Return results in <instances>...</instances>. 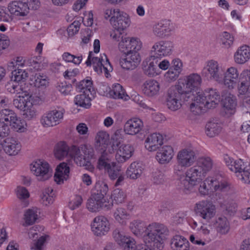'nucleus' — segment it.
Masks as SVG:
<instances>
[{"mask_svg":"<svg viewBox=\"0 0 250 250\" xmlns=\"http://www.w3.org/2000/svg\"><path fill=\"white\" fill-rule=\"evenodd\" d=\"M132 232L138 236H142L146 244L161 250L163 248V241L169 234V230L164 224L157 223L149 224L146 227L141 221H133L129 225Z\"/></svg>","mask_w":250,"mask_h":250,"instance_id":"1","label":"nucleus"},{"mask_svg":"<svg viewBox=\"0 0 250 250\" xmlns=\"http://www.w3.org/2000/svg\"><path fill=\"white\" fill-rule=\"evenodd\" d=\"M213 167L212 160L209 157L199 158L195 165L187 170L186 178L181 182L184 189L191 190L203 181L207 173Z\"/></svg>","mask_w":250,"mask_h":250,"instance_id":"2","label":"nucleus"},{"mask_svg":"<svg viewBox=\"0 0 250 250\" xmlns=\"http://www.w3.org/2000/svg\"><path fill=\"white\" fill-rule=\"evenodd\" d=\"M113 16L110 19V23L114 30L110 33V37L116 41H120L123 31L130 24V20L127 14L119 9H113Z\"/></svg>","mask_w":250,"mask_h":250,"instance_id":"3","label":"nucleus"},{"mask_svg":"<svg viewBox=\"0 0 250 250\" xmlns=\"http://www.w3.org/2000/svg\"><path fill=\"white\" fill-rule=\"evenodd\" d=\"M202 83L201 76L197 73H193L180 80L176 85L182 90L185 96L193 97V93H199Z\"/></svg>","mask_w":250,"mask_h":250,"instance_id":"4","label":"nucleus"},{"mask_svg":"<svg viewBox=\"0 0 250 250\" xmlns=\"http://www.w3.org/2000/svg\"><path fill=\"white\" fill-rule=\"evenodd\" d=\"M177 85L169 88L167 91L166 99L167 105L172 111H176L179 109L181 106V101L185 100V94L182 90H179Z\"/></svg>","mask_w":250,"mask_h":250,"instance_id":"5","label":"nucleus"},{"mask_svg":"<svg viewBox=\"0 0 250 250\" xmlns=\"http://www.w3.org/2000/svg\"><path fill=\"white\" fill-rule=\"evenodd\" d=\"M202 75L208 80H213L219 83L223 82L224 72L215 61H210L202 71Z\"/></svg>","mask_w":250,"mask_h":250,"instance_id":"6","label":"nucleus"},{"mask_svg":"<svg viewBox=\"0 0 250 250\" xmlns=\"http://www.w3.org/2000/svg\"><path fill=\"white\" fill-rule=\"evenodd\" d=\"M112 146L117 149L115 157L118 163H124L132 156L134 148L131 145H121V141L118 139L116 134L112 137Z\"/></svg>","mask_w":250,"mask_h":250,"instance_id":"7","label":"nucleus"},{"mask_svg":"<svg viewBox=\"0 0 250 250\" xmlns=\"http://www.w3.org/2000/svg\"><path fill=\"white\" fill-rule=\"evenodd\" d=\"M97 167L99 169H104L111 180H115L117 178L121 171L120 167L116 165L114 162L110 163L106 151H104L99 157Z\"/></svg>","mask_w":250,"mask_h":250,"instance_id":"8","label":"nucleus"},{"mask_svg":"<svg viewBox=\"0 0 250 250\" xmlns=\"http://www.w3.org/2000/svg\"><path fill=\"white\" fill-rule=\"evenodd\" d=\"M173 43L169 41H160L156 42L151 48L150 58L153 60H160L164 56L172 53Z\"/></svg>","mask_w":250,"mask_h":250,"instance_id":"9","label":"nucleus"},{"mask_svg":"<svg viewBox=\"0 0 250 250\" xmlns=\"http://www.w3.org/2000/svg\"><path fill=\"white\" fill-rule=\"evenodd\" d=\"M121 36V40L119 43V49L121 52L125 54H132L133 52H138L141 49L142 43L138 39Z\"/></svg>","mask_w":250,"mask_h":250,"instance_id":"10","label":"nucleus"},{"mask_svg":"<svg viewBox=\"0 0 250 250\" xmlns=\"http://www.w3.org/2000/svg\"><path fill=\"white\" fill-rule=\"evenodd\" d=\"M104 55L105 58V61L103 58V57L101 58L93 57L92 60L87 59L85 62V64L87 66H91V64H92L94 70L98 74L102 73V70L103 69L105 77L108 78V75H109V72L111 71L113 69L106 56L105 54H104Z\"/></svg>","mask_w":250,"mask_h":250,"instance_id":"11","label":"nucleus"},{"mask_svg":"<svg viewBox=\"0 0 250 250\" xmlns=\"http://www.w3.org/2000/svg\"><path fill=\"white\" fill-rule=\"evenodd\" d=\"M30 168L32 172L38 177V180L45 181L51 176L49 164L41 160L33 162Z\"/></svg>","mask_w":250,"mask_h":250,"instance_id":"12","label":"nucleus"},{"mask_svg":"<svg viewBox=\"0 0 250 250\" xmlns=\"http://www.w3.org/2000/svg\"><path fill=\"white\" fill-rule=\"evenodd\" d=\"M196 215L208 221L215 215V206L207 201H202L196 204L194 208Z\"/></svg>","mask_w":250,"mask_h":250,"instance_id":"13","label":"nucleus"},{"mask_svg":"<svg viewBox=\"0 0 250 250\" xmlns=\"http://www.w3.org/2000/svg\"><path fill=\"white\" fill-rule=\"evenodd\" d=\"M113 236L123 250H137L138 247L135 240L130 237L126 236L123 232L116 229L113 232Z\"/></svg>","mask_w":250,"mask_h":250,"instance_id":"14","label":"nucleus"},{"mask_svg":"<svg viewBox=\"0 0 250 250\" xmlns=\"http://www.w3.org/2000/svg\"><path fill=\"white\" fill-rule=\"evenodd\" d=\"M63 117L62 111L53 110L44 114L41 120L42 125L45 127H52L58 125Z\"/></svg>","mask_w":250,"mask_h":250,"instance_id":"15","label":"nucleus"},{"mask_svg":"<svg viewBox=\"0 0 250 250\" xmlns=\"http://www.w3.org/2000/svg\"><path fill=\"white\" fill-rule=\"evenodd\" d=\"M22 63H20L19 61L16 62H11L8 64V68L12 71V80L17 83L24 82L28 77V73L25 70L19 67H22Z\"/></svg>","mask_w":250,"mask_h":250,"instance_id":"16","label":"nucleus"},{"mask_svg":"<svg viewBox=\"0 0 250 250\" xmlns=\"http://www.w3.org/2000/svg\"><path fill=\"white\" fill-rule=\"evenodd\" d=\"M141 62V57L138 52L125 54V57L120 60L121 67L126 70H133L139 65Z\"/></svg>","mask_w":250,"mask_h":250,"instance_id":"17","label":"nucleus"},{"mask_svg":"<svg viewBox=\"0 0 250 250\" xmlns=\"http://www.w3.org/2000/svg\"><path fill=\"white\" fill-rule=\"evenodd\" d=\"M91 229L96 235L98 236L104 235L109 229L108 221L103 216H97L93 220Z\"/></svg>","mask_w":250,"mask_h":250,"instance_id":"18","label":"nucleus"},{"mask_svg":"<svg viewBox=\"0 0 250 250\" xmlns=\"http://www.w3.org/2000/svg\"><path fill=\"white\" fill-rule=\"evenodd\" d=\"M28 2L15 0L10 2L8 6L9 11L11 14L17 16H25L29 12L30 5Z\"/></svg>","mask_w":250,"mask_h":250,"instance_id":"19","label":"nucleus"},{"mask_svg":"<svg viewBox=\"0 0 250 250\" xmlns=\"http://www.w3.org/2000/svg\"><path fill=\"white\" fill-rule=\"evenodd\" d=\"M69 155L74 159V161L78 166L84 167L86 169L88 170H91L93 168L92 165H90L87 161L83 159L81 146H72L69 149Z\"/></svg>","mask_w":250,"mask_h":250,"instance_id":"20","label":"nucleus"},{"mask_svg":"<svg viewBox=\"0 0 250 250\" xmlns=\"http://www.w3.org/2000/svg\"><path fill=\"white\" fill-rule=\"evenodd\" d=\"M172 29L171 24L168 21H162L155 24L153 27L154 34L160 38H164L169 36Z\"/></svg>","mask_w":250,"mask_h":250,"instance_id":"21","label":"nucleus"},{"mask_svg":"<svg viewBox=\"0 0 250 250\" xmlns=\"http://www.w3.org/2000/svg\"><path fill=\"white\" fill-rule=\"evenodd\" d=\"M222 96L221 104L224 111L229 115L233 114L235 112L237 106L236 97L230 93Z\"/></svg>","mask_w":250,"mask_h":250,"instance_id":"22","label":"nucleus"},{"mask_svg":"<svg viewBox=\"0 0 250 250\" xmlns=\"http://www.w3.org/2000/svg\"><path fill=\"white\" fill-rule=\"evenodd\" d=\"M163 139L161 134H151L148 136L145 141V147L149 151H156L163 145Z\"/></svg>","mask_w":250,"mask_h":250,"instance_id":"23","label":"nucleus"},{"mask_svg":"<svg viewBox=\"0 0 250 250\" xmlns=\"http://www.w3.org/2000/svg\"><path fill=\"white\" fill-rule=\"evenodd\" d=\"M1 146L5 152L9 155H17L21 149L20 144L17 139L13 137L4 139Z\"/></svg>","mask_w":250,"mask_h":250,"instance_id":"24","label":"nucleus"},{"mask_svg":"<svg viewBox=\"0 0 250 250\" xmlns=\"http://www.w3.org/2000/svg\"><path fill=\"white\" fill-rule=\"evenodd\" d=\"M70 168L67 164L64 162L60 163L56 168L54 174V181L57 184L60 185L63 183L64 180H66L69 176Z\"/></svg>","mask_w":250,"mask_h":250,"instance_id":"25","label":"nucleus"},{"mask_svg":"<svg viewBox=\"0 0 250 250\" xmlns=\"http://www.w3.org/2000/svg\"><path fill=\"white\" fill-rule=\"evenodd\" d=\"M158 149L156 156L157 161L161 164L169 163L173 156L172 147L170 146H164Z\"/></svg>","mask_w":250,"mask_h":250,"instance_id":"26","label":"nucleus"},{"mask_svg":"<svg viewBox=\"0 0 250 250\" xmlns=\"http://www.w3.org/2000/svg\"><path fill=\"white\" fill-rule=\"evenodd\" d=\"M193 97L185 96V100L189 104L190 109L194 107H198L199 108L206 107L205 106L206 96L205 93H203L201 89L200 90L199 93L196 94L193 93Z\"/></svg>","mask_w":250,"mask_h":250,"instance_id":"27","label":"nucleus"},{"mask_svg":"<svg viewBox=\"0 0 250 250\" xmlns=\"http://www.w3.org/2000/svg\"><path fill=\"white\" fill-rule=\"evenodd\" d=\"M143 126L142 121L138 118L127 121L124 125L125 132L129 135H134L141 130Z\"/></svg>","mask_w":250,"mask_h":250,"instance_id":"28","label":"nucleus"},{"mask_svg":"<svg viewBox=\"0 0 250 250\" xmlns=\"http://www.w3.org/2000/svg\"><path fill=\"white\" fill-rule=\"evenodd\" d=\"M177 160L188 167L190 166L196 160L195 152L190 148H185L180 151L177 156Z\"/></svg>","mask_w":250,"mask_h":250,"instance_id":"29","label":"nucleus"},{"mask_svg":"<svg viewBox=\"0 0 250 250\" xmlns=\"http://www.w3.org/2000/svg\"><path fill=\"white\" fill-rule=\"evenodd\" d=\"M160 86L159 83L154 80L146 81L142 86V91L146 96L152 97L158 93Z\"/></svg>","mask_w":250,"mask_h":250,"instance_id":"30","label":"nucleus"},{"mask_svg":"<svg viewBox=\"0 0 250 250\" xmlns=\"http://www.w3.org/2000/svg\"><path fill=\"white\" fill-rule=\"evenodd\" d=\"M108 190V186L106 184L102 182V183H96L94 188L92 190V193L91 198L95 200L101 201L104 203H107L104 198Z\"/></svg>","mask_w":250,"mask_h":250,"instance_id":"31","label":"nucleus"},{"mask_svg":"<svg viewBox=\"0 0 250 250\" xmlns=\"http://www.w3.org/2000/svg\"><path fill=\"white\" fill-rule=\"evenodd\" d=\"M205 106L208 108H214L220 101V95L216 89H210L206 91Z\"/></svg>","mask_w":250,"mask_h":250,"instance_id":"32","label":"nucleus"},{"mask_svg":"<svg viewBox=\"0 0 250 250\" xmlns=\"http://www.w3.org/2000/svg\"><path fill=\"white\" fill-rule=\"evenodd\" d=\"M112 206V203H104L101 201H98V200H95L93 198H90L88 199L87 203V208L91 212L99 211L101 209L108 210Z\"/></svg>","mask_w":250,"mask_h":250,"instance_id":"33","label":"nucleus"},{"mask_svg":"<svg viewBox=\"0 0 250 250\" xmlns=\"http://www.w3.org/2000/svg\"><path fill=\"white\" fill-rule=\"evenodd\" d=\"M189 242L184 237L174 235L171 240L170 246L173 250H189Z\"/></svg>","mask_w":250,"mask_h":250,"instance_id":"34","label":"nucleus"},{"mask_svg":"<svg viewBox=\"0 0 250 250\" xmlns=\"http://www.w3.org/2000/svg\"><path fill=\"white\" fill-rule=\"evenodd\" d=\"M25 96H18L17 98L13 100V105L18 109L22 110L31 105V101L32 95L28 93L26 91H24Z\"/></svg>","mask_w":250,"mask_h":250,"instance_id":"35","label":"nucleus"},{"mask_svg":"<svg viewBox=\"0 0 250 250\" xmlns=\"http://www.w3.org/2000/svg\"><path fill=\"white\" fill-rule=\"evenodd\" d=\"M250 58V48L247 45L240 47L234 55L235 61L237 63L243 64Z\"/></svg>","mask_w":250,"mask_h":250,"instance_id":"36","label":"nucleus"},{"mask_svg":"<svg viewBox=\"0 0 250 250\" xmlns=\"http://www.w3.org/2000/svg\"><path fill=\"white\" fill-rule=\"evenodd\" d=\"M143 168L141 165L136 162L131 163L126 171V175L128 178L136 179L142 173Z\"/></svg>","mask_w":250,"mask_h":250,"instance_id":"37","label":"nucleus"},{"mask_svg":"<svg viewBox=\"0 0 250 250\" xmlns=\"http://www.w3.org/2000/svg\"><path fill=\"white\" fill-rule=\"evenodd\" d=\"M221 125L218 123L214 122H208L206 125V134L209 137H214L218 135L221 131Z\"/></svg>","mask_w":250,"mask_h":250,"instance_id":"38","label":"nucleus"},{"mask_svg":"<svg viewBox=\"0 0 250 250\" xmlns=\"http://www.w3.org/2000/svg\"><path fill=\"white\" fill-rule=\"evenodd\" d=\"M69 154V148L66 144L63 142H60L56 145L54 154L56 158L62 160Z\"/></svg>","mask_w":250,"mask_h":250,"instance_id":"39","label":"nucleus"},{"mask_svg":"<svg viewBox=\"0 0 250 250\" xmlns=\"http://www.w3.org/2000/svg\"><path fill=\"white\" fill-rule=\"evenodd\" d=\"M90 102L91 99L86 92H83L82 94L77 95L74 100L76 104L85 108H89L91 106Z\"/></svg>","mask_w":250,"mask_h":250,"instance_id":"40","label":"nucleus"},{"mask_svg":"<svg viewBox=\"0 0 250 250\" xmlns=\"http://www.w3.org/2000/svg\"><path fill=\"white\" fill-rule=\"evenodd\" d=\"M149 61L150 62L149 64L147 62H143V69L146 75L149 77H153L156 73V69L158 60L152 59L150 56Z\"/></svg>","mask_w":250,"mask_h":250,"instance_id":"41","label":"nucleus"},{"mask_svg":"<svg viewBox=\"0 0 250 250\" xmlns=\"http://www.w3.org/2000/svg\"><path fill=\"white\" fill-rule=\"evenodd\" d=\"M17 114L9 109H3L0 111V121L9 125L16 118Z\"/></svg>","mask_w":250,"mask_h":250,"instance_id":"42","label":"nucleus"},{"mask_svg":"<svg viewBox=\"0 0 250 250\" xmlns=\"http://www.w3.org/2000/svg\"><path fill=\"white\" fill-rule=\"evenodd\" d=\"M209 181L210 183H208V186L211 188V186L213 190L215 191L224 192L228 190L229 188V184L225 181H219L216 179H211Z\"/></svg>","mask_w":250,"mask_h":250,"instance_id":"43","label":"nucleus"},{"mask_svg":"<svg viewBox=\"0 0 250 250\" xmlns=\"http://www.w3.org/2000/svg\"><path fill=\"white\" fill-rule=\"evenodd\" d=\"M38 219L37 211L33 209L26 210L24 214V220L25 225L23 226H30L34 224Z\"/></svg>","mask_w":250,"mask_h":250,"instance_id":"44","label":"nucleus"},{"mask_svg":"<svg viewBox=\"0 0 250 250\" xmlns=\"http://www.w3.org/2000/svg\"><path fill=\"white\" fill-rule=\"evenodd\" d=\"M109 142V135L105 131H99L96 137V143L97 146L106 147Z\"/></svg>","mask_w":250,"mask_h":250,"instance_id":"45","label":"nucleus"},{"mask_svg":"<svg viewBox=\"0 0 250 250\" xmlns=\"http://www.w3.org/2000/svg\"><path fill=\"white\" fill-rule=\"evenodd\" d=\"M234 167H231L230 170L235 173H238V177L242 180L243 174L244 172H250L246 169L244 163L241 159H238L234 161Z\"/></svg>","mask_w":250,"mask_h":250,"instance_id":"46","label":"nucleus"},{"mask_svg":"<svg viewBox=\"0 0 250 250\" xmlns=\"http://www.w3.org/2000/svg\"><path fill=\"white\" fill-rule=\"evenodd\" d=\"M30 79L32 82L31 84H34V86L37 87L45 86L48 83L45 76L41 75L40 73H36L31 76Z\"/></svg>","mask_w":250,"mask_h":250,"instance_id":"47","label":"nucleus"},{"mask_svg":"<svg viewBox=\"0 0 250 250\" xmlns=\"http://www.w3.org/2000/svg\"><path fill=\"white\" fill-rule=\"evenodd\" d=\"M218 231L222 234L227 233L229 229V225L226 217H219L216 221Z\"/></svg>","mask_w":250,"mask_h":250,"instance_id":"48","label":"nucleus"},{"mask_svg":"<svg viewBox=\"0 0 250 250\" xmlns=\"http://www.w3.org/2000/svg\"><path fill=\"white\" fill-rule=\"evenodd\" d=\"M25 124L24 120H21L17 116L16 118H15V119L11 122V123L9 124V126H10L14 131L21 132L24 130V126Z\"/></svg>","mask_w":250,"mask_h":250,"instance_id":"49","label":"nucleus"},{"mask_svg":"<svg viewBox=\"0 0 250 250\" xmlns=\"http://www.w3.org/2000/svg\"><path fill=\"white\" fill-rule=\"evenodd\" d=\"M124 93L122 86L119 83L113 86L112 89L109 92V95L114 99H122Z\"/></svg>","mask_w":250,"mask_h":250,"instance_id":"50","label":"nucleus"},{"mask_svg":"<svg viewBox=\"0 0 250 250\" xmlns=\"http://www.w3.org/2000/svg\"><path fill=\"white\" fill-rule=\"evenodd\" d=\"M81 150L82 151L83 158V160H86L90 165H92L90 160L93 157L94 155V149L90 146L87 145H81Z\"/></svg>","mask_w":250,"mask_h":250,"instance_id":"51","label":"nucleus"},{"mask_svg":"<svg viewBox=\"0 0 250 250\" xmlns=\"http://www.w3.org/2000/svg\"><path fill=\"white\" fill-rule=\"evenodd\" d=\"M111 197L113 201L118 204L124 202L126 195L122 189L116 188L113 190Z\"/></svg>","mask_w":250,"mask_h":250,"instance_id":"52","label":"nucleus"},{"mask_svg":"<svg viewBox=\"0 0 250 250\" xmlns=\"http://www.w3.org/2000/svg\"><path fill=\"white\" fill-rule=\"evenodd\" d=\"M114 216L116 220L123 224L125 223L124 220L128 216V214L125 208L119 207L114 212Z\"/></svg>","mask_w":250,"mask_h":250,"instance_id":"53","label":"nucleus"},{"mask_svg":"<svg viewBox=\"0 0 250 250\" xmlns=\"http://www.w3.org/2000/svg\"><path fill=\"white\" fill-rule=\"evenodd\" d=\"M152 180L156 185L163 184L165 181V176L164 172L160 170H156L152 173Z\"/></svg>","mask_w":250,"mask_h":250,"instance_id":"54","label":"nucleus"},{"mask_svg":"<svg viewBox=\"0 0 250 250\" xmlns=\"http://www.w3.org/2000/svg\"><path fill=\"white\" fill-rule=\"evenodd\" d=\"M18 83L13 80L8 82L5 84V88L7 91L12 94H18L19 90H21V86L17 84Z\"/></svg>","mask_w":250,"mask_h":250,"instance_id":"55","label":"nucleus"},{"mask_svg":"<svg viewBox=\"0 0 250 250\" xmlns=\"http://www.w3.org/2000/svg\"><path fill=\"white\" fill-rule=\"evenodd\" d=\"M23 115L27 120H31L35 118L36 116V110L31 101V105L29 106V107H26V108L23 110Z\"/></svg>","mask_w":250,"mask_h":250,"instance_id":"56","label":"nucleus"},{"mask_svg":"<svg viewBox=\"0 0 250 250\" xmlns=\"http://www.w3.org/2000/svg\"><path fill=\"white\" fill-rule=\"evenodd\" d=\"M208 181H210V179H207L205 181H202L199 184H200V187H199V191L201 194L203 195H207L208 193V191L210 189L211 191H213V188L211 186V188H210L208 186V183H210V182Z\"/></svg>","mask_w":250,"mask_h":250,"instance_id":"57","label":"nucleus"},{"mask_svg":"<svg viewBox=\"0 0 250 250\" xmlns=\"http://www.w3.org/2000/svg\"><path fill=\"white\" fill-rule=\"evenodd\" d=\"M47 235L42 236L37 241L34 242L31 245V249L35 250H42V247L46 241Z\"/></svg>","mask_w":250,"mask_h":250,"instance_id":"58","label":"nucleus"},{"mask_svg":"<svg viewBox=\"0 0 250 250\" xmlns=\"http://www.w3.org/2000/svg\"><path fill=\"white\" fill-rule=\"evenodd\" d=\"M221 40L223 44L226 46L229 47L233 43V37L231 36L229 33L224 32L222 33Z\"/></svg>","mask_w":250,"mask_h":250,"instance_id":"59","label":"nucleus"},{"mask_svg":"<svg viewBox=\"0 0 250 250\" xmlns=\"http://www.w3.org/2000/svg\"><path fill=\"white\" fill-rule=\"evenodd\" d=\"M238 76L239 73L237 69L234 67H231L228 69L224 77L236 80L238 78Z\"/></svg>","mask_w":250,"mask_h":250,"instance_id":"60","label":"nucleus"},{"mask_svg":"<svg viewBox=\"0 0 250 250\" xmlns=\"http://www.w3.org/2000/svg\"><path fill=\"white\" fill-rule=\"evenodd\" d=\"M42 203L45 206L51 204L54 201V198L52 195H50L46 190L42 192L41 196Z\"/></svg>","mask_w":250,"mask_h":250,"instance_id":"61","label":"nucleus"},{"mask_svg":"<svg viewBox=\"0 0 250 250\" xmlns=\"http://www.w3.org/2000/svg\"><path fill=\"white\" fill-rule=\"evenodd\" d=\"M17 195L20 199H25L29 197V193L27 189L22 187H18L17 188Z\"/></svg>","mask_w":250,"mask_h":250,"instance_id":"62","label":"nucleus"},{"mask_svg":"<svg viewBox=\"0 0 250 250\" xmlns=\"http://www.w3.org/2000/svg\"><path fill=\"white\" fill-rule=\"evenodd\" d=\"M81 23L79 21H74L67 28V31L69 35L73 36L76 34L79 30Z\"/></svg>","mask_w":250,"mask_h":250,"instance_id":"63","label":"nucleus"},{"mask_svg":"<svg viewBox=\"0 0 250 250\" xmlns=\"http://www.w3.org/2000/svg\"><path fill=\"white\" fill-rule=\"evenodd\" d=\"M12 20V18L7 12L5 8L0 6V21L9 22Z\"/></svg>","mask_w":250,"mask_h":250,"instance_id":"64","label":"nucleus"}]
</instances>
